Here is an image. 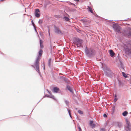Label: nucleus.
Listing matches in <instances>:
<instances>
[{
	"mask_svg": "<svg viewBox=\"0 0 131 131\" xmlns=\"http://www.w3.org/2000/svg\"><path fill=\"white\" fill-rule=\"evenodd\" d=\"M101 63V68L104 72L105 76L107 77L112 78L114 73L111 70L105 63Z\"/></svg>",
	"mask_w": 131,
	"mask_h": 131,
	"instance_id": "1",
	"label": "nucleus"
},
{
	"mask_svg": "<svg viewBox=\"0 0 131 131\" xmlns=\"http://www.w3.org/2000/svg\"><path fill=\"white\" fill-rule=\"evenodd\" d=\"M123 47L125 53L128 55H131V40H128L123 43Z\"/></svg>",
	"mask_w": 131,
	"mask_h": 131,
	"instance_id": "2",
	"label": "nucleus"
},
{
	"mask_svg": "<svg viewBox=\"0 0 131 131\" xmlns=\"http://www.w3.org/2000/svg\"><path fill=\"white\" fill-rule=\"evenodd\" d=\"M84 52L85 55L89 58L93 57L96 53V51L94 49L91 48H88L86 46L85 47Z\"/></svg>",
	"mask_w": 131,
	"mask_h": 131,
	"instance_id": "3",
	"label": "nucleus"
},
{
	"mask_svg": "<svg viewBox=\"0 0 131 131\" xmlns=\"http://www.w3.org/2000/svg\"><path fill=\"white\" fill-rule=\"evenodd\" d=\"M107 22L114 23L113 24V25L112 26V28L116 32L118 33H121L120 30L122 29L121 27L119 25V24L117 23H116L114 22H113V20H107Z\"/></svg>",
	"mask_w": 131,
	"mask_h": 131,
	"instance_id": "4",
	"label": "nucleus"
},
{
	"mask_svg": "<svg viewBox=\"0 0 131 131\" xmlns=\"http://www.w3.org/2000/svg\"><path fill=\"white\" fill-rule=\"evenodd\" d=\"M122 34L123 36L128 38H131V28L128 27L126 29L123 30Z\"/></svg>",
	"mask_w": 131,
	"mask_h": 131,
	"instance_id": "5",
	"label": "nucleus"
},
{
	"mask_svg": "<svg viewBox=\"0 0 131 131\" xmlns=\"http://www.w3.org/2000/svg\"><path fill=\"white\" fill-rule=\"evenodd\" d=\"M73 42L76 43L77 46H79L80 47H82L81 45L83 42V40L80 38L74 37L73 39Z\"/></svg>",
	"mask_w": 131,
	"mask_h": 131,
	"instance_id": "6",
	"label": "nucleus"
},
{
	"mask_svg": "<svg viewBox=\"0 0 131 131\" xmlns=\"http://www.w3.org/2000/svg\"><path fill=\"white\" fill-rule=\"evenodd\" d=\"M43 52V50L41 49H40L38 52V56L34 64H39L40 59L41 57Z\"/></svg>",
	"mask_w": 131,
	"mask_h": 131,
	"instance_id": "7",
	"label": "nucleus"
},
{
	"mask_svg": "<svg viewBox=\"0 0 131 131\" xmlns=\"http://www.w3.org/2000/svg\"><path fill=\"white\" fill-rule=\"evenodd\" d=\"M54 31L55 33L58 35L60 34L61 35H63V34L64 32H62L60 29L59 27L54 26Z\"/></svg>",
	"mask_w": 131,
	"mask_h": 131,
	"instance_id": "8",
	"label": "nucleus"
},
{
	"mask_svg": "<svg viewBox=\"0 0 131 131\" xmlns=\"http://www.w3.org/2000/svg\"><path fill=\"white\" fill-rule=\"evenodd\" d=\"M59 78L61 81H64L67 84L70 83V82L69 81H68V79L66 77L60 76H59Z\"/></svg>",
	"mask_w": 131,
	"mask_h": 131,
	"instance_id": "9",
	"label": "nucleus"
},
{
	"mask_svg": "<svg viewBox=\"0 0 131 131\" xmlns=\"http://www.w3.org/2000/svg\"><path fill=\"white\" fill-rule=\"evenodd\" d=\"M34 14L35 17L39 18L40 16L39 9L38 8H36L35 10Z\"/></svg>",
	"mask_w": 131,
	"mask_h": 131,
	"instance_id": "10",
	"label": "nucleus"
},
{
	"mask_svg": "<svg viewBox=\"0 0 131 131\" xmlns=\"http://www.w3.org/2000/svg\"><path fill=\"white\" fill-rule=\"evenodd\" d=\"M66 89L69 92H71L72 94H74L73 95L74 96H75V95L74 93V91L72 88L69 85L67 84L66 85Z\"/></svg>",
	"mask_w": 131,
	"mask_h": 131,
	"instance_id": "11",
	"label": "nucleus"
},
{
	"mask_svg": "<svg viewBox=\"0 0 131 131\" xmlns=\"http://www.w3.org/2000/svg\"><path fill=\"white\" fill-rule=\"evenodd\" d=\"M35 65L36 67V70L38 73L40 77L42 78V79L43 77H42L39 70V64H35Z\"/></svg>",
	"mask_w": 131,
	"mask_h": 131,
	"instance_id": "12",
	"label": "nucleus"
},
{
	"mask_svg": "<svg viewBox=\"0 0 131 131\" xmlns=\"http://www.w3.org/2000/svg\"><path fill=\"white\" fill-rule=\"evenodd\" d=\"M48 66L50 68H51L52 66V59L51 58H50L48 60Z\"/></svg>",
	"mask_w": 131,
	"mask_h": 131,
	"instance_id": "13",
	"label": "nucleus"
},
{
	"mask_svg": "<svg viewBox=\"0 0 131 131\" xmlns=\"http://www.w3.org/2000/svg\"><path fill=\"white\" fill-rule=\"evenodd\" d=\"M52 91L54 93H58L60 91L59 89L57 86H55L53 88Z\"/></svg>",
	"mask_w": 131,
	"mask_h": 131,
	"instance_id": "14",
	"label": "nucleus"
},
{
	"mask_svg": "<svg viewBox=\"0 0 131 131\" xmlns=\"http://www.w3.org/2000/svg\"><path fill=\"white\" fill-rule=\"evenodd\" d=\"M93 120H90L89 122V125L92 128H93L95 127V124L93 123Z\"/></svg>",
	"mask_w": 131,
	"mask_h": 131,
	"instance_id": "15",
	"label": "nucleus"
},
{
	"mask_svg": "<svg viewBox=\"0 0 131 131\" xmlns=\"http://www.w3.org/2000/svg\"><path fill=\"white\" fill-rule=\"evenodd\" d=\"M109 51L110 56L112 57H113L114 56V55L115 54V53L112 50L110 49L109 50Z\"/></svg>",
	"mask_w": 131,
	"mask_h": 131,
	"instance_id": "16",
	"label": "nucleus"
},
{
	"mask_svg": "<svg viewBox=\"0 0 131 131\" xmlns=\"http://www.w3.org/2000/svg\"><path fill=\"white\" fill-rule=\"evenodd\" d=\"M124 129L126 131H131V126H125Z\"/></svg>",
	"mask_w": 131,
	"mask_h": 131,
	"instance_id": "17",
	"label": "nucleus"
},
{
	"mask_svg": "<svg viewBox=\"0 0 131 131\" xmlns=\"http://www.w3.org/2000/svg\"><path fill=\"white\" fill-rule=\"evenodd\" d=\"M117 80L118 82V83L119 84V86H123L124 85V83L123 82H122L121 80H120L118 79Z\"/></svg>",
	"mask_w": 131,
	"mask_h": 131,
	"instance_id": "18",
	"label": "nucleus"
},
{
	"mask_svg": "<svg viewBox=\"0 0 131 131\" xmlns=\"http://www.w3.org/2000/svg\"><path fill=\"white\" fill-rule=\"evenodd\" d=\"M63 19L65 21H68L70 20V18L68 17L64 16L63 17Z\"/></svg>",
	"mask_w": 131,
	"mask_h": 131,
	"instance_id": "19",
	"label": "nucleus"
},
{
	"mask_svg": "<svg viewBox=\"0 0 131 131\" xmlns=\"http://www.w3.org/2000/svg\"><path fill=\"white\" fill-rule=\"evenodd\" d=\"M120 64L121 66V68L124 70V69L123 64L122 61H119Z\"/></svg>",
	"mask_w": 131,
	"mask_h": 131,
	"instance_id": "20",
	"label": "nucleus"
},
{
	"mask_svg": "<svg viewBox=\"0 0 131 131\" xmlns=\"http://www.w3.org/2000/svg\"><path fill=\"white\" fill-rule=\"evenodd\" d=\"M50 98H51L53 100H54L55 101H56V102L58 103V101L55 98L54 96H53L52 95V94L51 95H50Z\"/></svg>",
	"mask_w": 131,
	"mask_h": 131,
	"instance_id": "21",
	"label": "nucleus"
},
{
	"mask_svg": "<svg viewBox=\"0 0 131 131\" xmlns=\"http://www.w3.org/2000/svg\"><path fill=\"white\" fill-rule=\"evenodd\" d=\"M128 114V112L126 111H125L122 113V115L124 117L126 116Z\"/></svg>",
	"mask_w": 131,
	"mask_h": 131,
	"instance_id": "22",
	"label": "nucleus"
},
{
	"mask_svg": "<svg viewBox=\"0 0 131 131\" xmlns=\"http://www.w3.org/2000/svg\"><path fill=\"white\" fill-rule=\"evenodd\" d=\"M125 121L126 124L127 125V126H131V125L127 118L125 119Z\"/></svg>",
	"mask_w": 131,
	"mask_h": 131,
	"instance_id": "23",
	"label": "nucleus"
},
{
	"mask_svg": "<svg viewBox=\"0 0 131 131\" xmlns=\"http://www.w3.org/2000/svg\"><path fill=\"white\" fill-rule=\"evenodd\" d=\"M80 21H82L83 24H85V23L87 22L88 20L86 19L83 18L81 19Z\"/></svg>",
	"mask_w": 131,
	"mask_h": 131,
	"instance_id": "24",
	"label": "nucleus"
},
{
	"mask_svg": "<svg viewBox=\"0 0 131 131\" xmlns=\"http://www.w3.org/2000/svg\"><path fill=\"white\" fill-rule=\"evenodd\" d=\"M88 7L89 8V11L91 12V13L93 14V11L92 8L89 6H88Z\"/></svg>",
	"mask_w": 131,
	"mask_h": 131,
	"instance_id": "25",
	"label": "nucleus"
},
{
	"mask_svg": "<svg viewBox=\"0 0 131 131\" xmlns=\"http://www.w3.org/2000/svg\"><path fill=\"white\" fill-rule=\"evenodd\" d=\"M122 74L123 76L125 78H128V76H127L126 74L124 72H122Z\"/></svg>",
	"mask_w": 131,
	"mask_h": 131,
	"instance_id": "26",
	"label": "nucleus"
},
{
	"mask_svg": "<svg viewBox=\"0 0 131 131\" xmlns=\"http://www.w3.org/2000/svg\"><path fill=\"white\" fill-rule=\"evenodd\" d=\"M65 103L66 104V105L68 106H69V101L67 100H64Z\"/></svg>",
	"mask_w": 131,
	"mask_h": 131,
	"instance_id": "27",
	"label": "nucleus"
},
{
	"mask_svg": "<svg viewBox=\"0 0 131 131\" xmlns=\"http://www.w3.org/2000/svg\"><path fill=\"white\" fill-rule=\"evenodd\" d=\"M54 17L56 18H59L60 17V16L59 15H54Z\"/></svg>",
	"mask_w": 131,
	"mask_h": 131,
	"instance_id": "28",
	"label": "nucleus"
},
{
	"mask_svg": "<svg viewBox=\"0 0 131 131\" xmlns=\"http://www.w3.org/2000/svg\"><path fill=\"white\" fill-rule=\"evenodd\" d=\"M66 108H67V111L68 112V113L69 114V115H71V110L70 109H68V108L67 107Z\"/></svg>",
	"mask_w": 131,
	"mask_h": 131,
	"instance_id": "29",
	"label": "nucleus"
},
{
	"mask_svg": "<svg viewBox=\"0 0 131 131\" xmlns=\"http://www.w3.org/2000/svg\"><path fill=\"white\" fill-rule=\"evenodd\" d=\"M112 111L113 112H114L115 109V106L114 105H113L112 107Z\"/></svg>",
	"mask_w": 131,
	"mask_h": 131,
	"instance_id": "30",
	"label": "nucleus"
},
{
	"mask_svg": "<svg viewBox=\"0 0 131 131\" xmlns=\"http://www.w3.org/2000/svg\"><path fill=\"white\" fill-rule=\"evenodd\" d=\"M78 112L80 114H83V112L82 111L80 110L78 111Z\"/></svg>",
	"mask_w": 131,
	"mask_h": 131,
	"instance_id": "31",
	"label": "nucleus"
},
{
	"mask_svg": "<svg viewBox=\"0 0 131 131\" xmlns=\"http://www.w3.org/2000/svg\"><path fill=\"white\" fill-rule=\"evenodd\" d=\"M50 97V95H49L47 94L45 95L43 97Z\"/></svg>",
	"mask_w": 131,
	"mask_h": 131,
	"instance_id": "32",
	"label": "nucleus"
},
{
	"mask_svg": "<svg viewBox=\"0 0 131 131\" xmlns=\"http://www.w3.org/2000/svg\"><path fill=\"white\" fill-rule=\"evenodd\" d=\"M118 100V98L117 97H114V103H115V102H116Z\"/></svg>",
	"mask_w": 131,
	"mask_h": 131,
	"instance_id": "33",
	"label": "nucleus"
},
{
	"mask_svg": "<svg viewBox=\"0 0 131 131\" xmlns=\"http://www.w3.org/2000/svg\"><path fill=\"white\" fill-rule=\"evenodd\" d=\"M34 30H35V31L36 32L38 35V36H39L38 34V32H37V30L36 29V27L35 26H34Z\"/></svg>",
	"mask_w": 131,
	"mask_h": 131,
	"instance_id": "34",
	"label": "nucleus"
},
{
	"mask_svg": "<svg viewBox=\"0 0 131 131\" xmlns=\"http://www.w3.org/2000/svg\"><path fill=\"white\" fill-rule=\"evenodd\" d=\"M31 24L32 25V26H33V27H34V26H35V24L33 22V20H31Z\"/></svg>",
	"mask_w": 131,
	"mask_h": 131,
	"instance_id": "35",
	"label": "nucleus"
},
{
	"mask_svg": "<svg viewBox=\"0 0 131 131\" xmlns=\"http://www.w3.org/2000/svg\"><path fill=\"white\" fill-rule=\"evenodd\" d=\"M39 43L40 45L43 44V41L41 39H40L39 40Z\"/></svg>",
	"mask_w": 131,
	"mask_h": 131,
	"instance_id": "36",
	"label": "nucleus"
},
{
	"mask_svg": "<svg viewBox=\"0 0 131 131\" xmlns=\"http://www.w3.org/2000/svg\"><path fill=\"white\" fill-rule=\"evenodd\" d=\"M96 17H97L98 18H101V17L98 16L96 13H95V14H94Z\"/></svg>",
	"mask_w": 131,
	"mask_h": 131,
	"instance_id": "37",
	"label": "nucleus"
},
{
	"mask_svg": "<svg viewBox=\"0 0 131 131\" xmlns=\"http://www.w3.org/2000/svg\"><path fill=\"white\" fill-rule=\"evenodd\" d=\"M76 10V9H69V10L70 11L73 12L75 10Z\"/></svg>",
	"mask_w": 131,
	"mask_h": 131,
	"instance_id": "38",
	"label": "nucleus"
},
{
	"mask_svg": "<svg viewBox=\"0 0 131 131\" xmlns=\"http://www.w3.org/2000/svg\"><path fill=\"white\" fill-rule=\"evenodd\" d=\"M44 47L43 45V44L40 45V48L42 49Z\"/></svg>",
	"mask_w": 131,
	"mask_h": 131,
	"instance_id": "39",
	"label": "nucleus"
},
{
	"mask_svg": "<svg viewBox=\"0 0 131 131\" xmlns=\"http://www.w3.org/2000/svg\"><path fill=\"white\" fill-rule=\"evenodd\" d=\"M40 19L38 21V23L39 24H42L43 23V21L42 20H41L40 21Z\"/></svg>",
	"mask_w": 131,
	"mask_h": 131,
	"instance_id": "40",
	"label": "nucleus"
},
{
	"mask_svg": "<svg viewBox=\"0 0 131 131\" xmlns=\"http://www.w3.org/2000/svg\"><path fill=\"white\" fill-rule=\"evenodd\" d=\"M122 125L121 123H119L118 124V126L119 128H120L121 127V126H122Z\"/></svg>",
	"mask_w": 131,
	"mask_h": 131,
	"instance_id": "41",
	"label": "nucleus"
},
{
	"mask_svg": "<svg viewBox=\"0 0 131 131\" xmlns=\"http://www.w3.org/2000/svg\"><path fill=\"white\" fill-rule=\"evenodd\" d=\"M103 116L104 118H106L107 117V115L105 113L104 114Z\"/></svg>",
	"mask_w": 131,
	"mask_h": 131,
	"instance_id": "42",
	"label": "nucleus"
},
{
	"mask_svg": "<svg viewBox=\"0 0 131 131\" xmlns=\"http://www.w3.org/2000/svg\"><path fill=\"white\" fill-rule=\"evenodd\" d=\"M43 69L44 70H45V64L44 63H43Z\"/></svg>",
	"mask_w": 131,
	"mask_h": 131,
	"instance_id": "43",
	"label": "nucleus"
},
{
	"mask_svg": "<svg viewBox=\"0 0 131 131\" xmlns=\"http://www.w3.org/2000/svg\"><path fill=\"white\" fill-rule=\"evenodd\" d=\"M50 48H51V51L52 50V44H51V42H50Z\"/></svg>",
	"mask_w": 131,
	"mask_h": 131,
	"instance_id": "44",
	"label": "nucleus"
},
{
	"mask_svg": "<svg viewBox=\"0 0 131 131\" xmlns=\"http://www.w3.org/2000/svg\"><path fill=\"white\" fill-rule=\"evenodd\" d=\"M78 128L79 130H82L81 129L80 127L79 126H78Z\"/></svg>",
	"mask_w": 131,
	"mask_h": 131,
	"instance_id": "45",
	"label": "nucleus"
},
{
	"mask_svg": "<svg viewBox=\"0 0 131 131\" xmlns=\"http://www.w3.org/2000/svg\"><path fill=\"white\" fill-rule=\"evenodd\" d=\"M117 57L119 62V61H122L120 57L119 56H118Z\"/></svg>",
	"mask_w": 131,
	"mask_h": 131,
	"instance_id": "46",
	"label": "nucleus"
},
{
	"mask_svg": "<svg viewBox=\"0 0 131 131\" xmlns=\"http://www.w3.org/2000/svg\"><path fill=\"white\" fill-rule=\"evenodd\" d=\"M105 129L103 128H101V129L100 131H105Z\"/></svg>",
	"mask_w": 131,
	"mask_h": 131,
	"instance_id": "47",
	"label": "nucleus"
},
{
	"mask_svg": "<svg viewBox=\"0 0 131 131\" xmlns=\"http://www.w3.org/2000/svg\"><path fill=\"white\" fill-rule=\"evenodd\" d=\"M48 92L50 94V95L52 94V93L50 91H48Z\"/></svg>",
	"mask_w": 131,
	"mask_h": 131,
	"instance_id": "48",
	"label": "nucleus"
},
{
	"mask_svg": "<svg viewBox=\"0 0 131 131\" xmlns=\"http://www.w3.org/2000/svg\"><path fill=\"white\" fill-rule=\"evenodd\" d=\"M76 116H77V117H76V118L78 120H80V119H79V118L78 117L77 115L76 114Z\"/></svg>",
	"mask_w": 131,
	"mask_h": 131,
	"instance_id": "49",
	"label": "nucleus"
},
{
	"mask_svg": "<svg viewBox=\"0 0 131 131\" xmlns=\"http://www.w3.org/2000/svg\"><path fill=\"white\" fill-rule=\"evenodd\" d=\"M124 24H126V25H127L128 26H129L130 25V24H127V23H124Z\"/></svg>",
	"mask_w": 131,
	"mask_h": 131,
	"instance_id": "50",
	"label": "nucleus"
},
{
	"mask_svg": "<svg viewBox=\"0 0 131 131\" xmlns=\"http://www.w3.org/2000/svg\"><path fill=\"white\" fill-rule=\"evenodd\" d=\"M117 95L116 94H115L114 95V97H117Z\"/></svg>",
	"mask_w": 131,
	"mask_h": 131,
	"instance_id": "51",
	"label": "nucleus"
},
{
	"mask_svg": "<svg viewBox=\"0 0 131 131\" xmlns=\"http://www.w3.org/2000/svg\"><path fill=\"white\" fill-rule=\"evenodd\" d=\"M75 103H77V104H78V101H77V100H75Z\"/></svg>",
	"mask_w": 131,
	"mask_h": 131,
	"instance_id": "52",
	"label": "nucleus"
},
{
	"mask_svg": "<svg viewBox=\"0 0 131 131\" xmlns=\"http://www.w3.org/2000/svg\"><path fill=\"white\" fill-rule=\"evenodd\" d=\"M31 66L32 67H33L34 68H35V67L34 65H32Z\"/></svg>",
	"mask_w": 131,
	"mask_h": 131,
	"instance_id": "53",
	"label": "nucleus"
},
{
	"mask_svg": "<svg viewBox=\"0 0 131 131\" xmlns=\"http://www.w3.org/2000/svg\"><path fill=\"white\" fill-rule=\"evenodd\" d=\"M74 1L76 2H79V0H74Z\"/></svg>",
	"mask_w": 131,
	"mask_h": 131,
	"instance_id": "54",
	"label": "nucleus"
},
{
	"mask_svg": "<svg viewBox=\"0 0 131 131\" xmlns=\"http://www.w3.org/2000/svg\"><path fill=\"white\" fill-rule=\"evenodd\" d=\"M69 115V116H70V117L71 118H72V116H71V115Z\"/></svg>",
	"mask_w": 131,
	"mask_h": 131,
	"instance_id": "55",
	"label": "nucleus"
},
{
	"mask_svg": "<svg viewBox=\"0 0 131 131\" xmlns=\"http://www.w3.org/2000/svg\"><path fill=\"white\" fill-rule=\"evenodd\" d=\"M90 22V20H88V21H87V22H88V23H89Z\"/></svg>",
	"mask_w": 131,
	"mask_h": 131,
	"instance_id": "56",
	"label": "nucleus"
},
{
	"mask_svg": "<svg viewBox=\"0 0 131 131\" xmlns=\"http://www.w3.org/2000/svg\"><path fill=\"white\" fill-rule=\"evenodd\" d=\"M114 113V112H113V111H112V113H111V114H112V115H113V113Z\"/></svg>",
	"mask_w": 131,
	"mask_h": 131,
	"instance_id": "57",
	"label": "nucleus"
},
{
	"mask_svg": "<svg viewBox=\"0 0 131 131\" xmlns=\"http://www.w3.org/2000/svg\"><path fill=\"white\" fill-rule=\"evenodd\" d=\"M127 19H125V20H122L121 21H127Z\"/></svg>",
	"mask_w": 131,
	"mask_h": 131,
	"instance_id": "58",
	"label": "nucleus"
},
{
	"mask_svg": "<svg viewBox=\"0 0 131 131\" xmlns=\"http://www.w3.org/2000/svg\"><path fill=\"white\" fill-rule=\"evenodd\" d=\"M5 0H0V2L1 1H5Z\"/></svg>",
	"mask_w": 131,
	"mask_h": 131,
	"instance_id": "59",
	"label": "nucleus"
},
{
	"mask_svg": "<svg viewBox=\"0 0 131 131\" xmlns=\"http://www.w3.org/2000/svg\"><path fill=\"white\" fill-rule=\"evenodd\" d=\"M17 14V13H13V14H11V15H13V14Z\"/></svg>",
	"mask_w": 131,
	"mask_h": 131,
	"instance_id": "60",
	"label": "nucleus"
},
{
	"mask_svg": "<svg viewBox=\"0 0 131 131\" xmlns=\"http://www.w3.org/2000/svg\"><path fill=\"white\" fill-rule=\"evenodd\" d=\"M128 19H129V20H130V21H131V19H130L129 18H128Z\"/></svg>",
	"mask_w": 131,
	"mask_h": 131,
	"instance_id": "61",
	"label": "nucleus"
},
{
	"mask_svg": "<svg viewBox=\"0 0 131 131\" xmlns=\"http://www.w3.org/2000/svg\"><path fill=\"white\" fill-rule=\"evenodd\" d=\"M73 5L75 6V4L73 3H71Z\"/></svg>",
	"mask_w": 131,
	"mask_h": 131,
	"instance_id": "62",
	"label": "nucleus"
},
{
	"mask_svg": "<svg viewBox=\"0 0 131 131\" xmlns=\"http://www.w3.org/2000/svg\"><path fill=\"white\" fill-rule=\"evenodd\" d=\"M46 91L48 92V91H49V90L48 89H46Z\"/></svg>",
	"mask_w": 131,
	"mask_h": 131,
	"instance_id": "63",
	"label": "nucleus"
},
{
	"mask_svg": "<svg viewBox=\"0 0 131 131\" xmlns=\"http://www.w3.org/2000/svg\"><path fill=\"white\" fill-rule=\"evenodd\" d=\"M107 125V123H106V124L105 125V126H106V125Z\"/></svg>",
	"mask_w": 131,
	"mask_h": 131,
	"instance_id": "64",
	"label": "nucleus"
}]
</instances>
